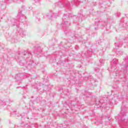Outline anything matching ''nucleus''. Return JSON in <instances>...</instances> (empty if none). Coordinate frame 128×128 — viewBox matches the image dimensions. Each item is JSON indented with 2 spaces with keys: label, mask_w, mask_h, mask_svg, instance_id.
<instances>
[{
  "label": "nucleus",
  "mask_w": 128,
  "mask_h": 128,
  "mask_svg": "<svg viewBox=\"0 0 128 128\" xmlns=\"http://www.w3.org/2000/svg\"><path fill=\"white\" fill-rule=\"evenodd\" d=\"M30 74L28 73L18 74L15 76V79L17 80V82H18V84H20L24 78H30Z\"/></svg>",
  "instance_id": "nucleus-6"
},
{
  "label": "nucleus",
  "mask_w": 128,
  "mask_h": 128,
  "mask_svg": "<svg viewBox=\"0 0 128 128\" xmlns=\"http://www.w3.org/2000/svg\"><path fill=\"white\" fill-rule=\"evenodd\" d=\"M118 64V60L116 58L113 59L111 62V68L116 66V64Z\"/></svg>",
  "instance_id": "nucleus-14"
},
{
  "label": "nucleus",
  "mask_w": 128,
  "mask_h": 128,
  "mask_svg": "<svg viewBox=\"0 0 128 128\" xmlns=\"http://www.w3.org/2000/svg\"><path fill=\"white\" fill-rule=\"evenodd\" d=\"M114 50L116 54H118V56H122V54H124L123 52H122V51L118 50V48H116Z\"/></svg>",
  "instance_id": "nucleus-16"
},
{
  "label": "nucleus",
  "mask_w": 128,
  "mask_h": 128,
  "mask_svg": "<svg viewBox=\"0 0 128 128\" xmlns=\"http://www.w3.org/2000/svg\"><path fill=\"white\" fill-rule=\"evenodd\" d=\"M120 78H122V77H120Z\"/></svg>",
  "instance_id": "nucleus-36"
},
{
  "label": "nucleus",
  "mask_w": 128,
  "mask_h": 128,
  "mask_svg": "<svg viewBox=\"0 0 128 128\" xmlns=\"http://www.w3.org/2000/svg\"><path fill=\"white\" fill-rule=\"evenodd\" d=\"M116 48H122V41L120 39L118 40L114 44Z\"/></svg>",
  "instance_id": "nucleus-13"
},
{
  "label": "nucleus",
  "mask_w": 128,
  "mask_h": 128,
  "mask_svg": "<svg viewBox=\"0 0 128 128\" xmlns=\"http://www.w3.org/2000/svg\"><path fill=\"white\" fill-rule=\"evenodd\" d=\"M92 54V52H90V54Z\"/></svg>",
  "instance_id": "nucleus-38"
},
{
  "label": "nucleus",
  "mask_w": 128,
  "mask_h": 128,
  "mask_svg": "<svg viewBox=\"0 0 128 128\" xmlns=\"http://www.w3.org/2000/svg\"><path fill=\"white\" fill-rule=\"evenodd\" d=\"M99 62L100 64H98V66H99L100 68V66L104 64V60H102V59H100Z\"/></svg>",
  "instance_id": "nucleus-20"
},
{
  "label": "nucleus",
  "mask_w": 128,
  "mask_h": 128,
  "mask_svg": "<svg viewBox=\"0 0 128 128\" xmlns=\"http://www.w3.org/2000/svg\"><path fill=\"white\" fill-rule=\"evenodd\" d=\"M34 4L36 6H40V0H34Z\"/></svg>",
  "instance_id": "nucleus-18"
},
{
  "label": "nucleus",
  "mask_w": 128,
  "mask_h": 128,
  "mask_svg": "<svg viewBox=\"0 0 128 128\" xmlns=\"http://www.w3.org/2000/svg\"><path fill=\"white\" fill-rule=\"evenodd\" d=\"M128 106H124L123 104L121 108V114H122V116H126V114L128 113Z\"/></svg>",
  "instance_id": "nucleus-12"
},
{
  "label": "nucleus",
  "mask_w": 128,
  "mask_h": 128,
  "mask_svg": "<svg viewBox=\"0 0 128 128\" xmlns=\"http://www.w3.org/2000/svg\"><path fill=\"white\" fill-rule=\"evenodd\" d=\"M78 17L76 16H74L72 17V19L74 20V22L76 24V22H82V20H84V14H82V10H80L78 12Z\"/></svg>",
  "instance_id": "nucleus-7"
},
{
  "label": "nucleus",
  "mask_w": 128,
  "mask_h": 128,
  "mask_svg": "<svg viewBox=\"0 0 128 128\" xmlns=\"http://www.w3.org/2000/svg\"><path fill=\"white\" fill-rule=\"evenodd\" d=\"M116 72H118L117 71Z\"/></svg>",
  "instance_id": "nucleus-42"
},
{
  "label": "nucleus",
  "mask_w": 128,
  "mask_h": 128,
  "mask_svg": "<svg viewBox=\"0 0 128 128\" xmlns=\"http://www.w3.org/2000/svg\"><path fill=\"white\" fill-rule=\"evenodd\" d=\"M94 30H98V28H94Z\"/></svg>",
  "instance_id": "nucleus-33"
},
{
  "label": "nucleus",
  "mask_w": 128,
  "mask_h": 128,
  "mask_svg": "<svg viewBox=\"0 0 128 128\" xmlns=\"http://www.w3.org/2000/svg\"><path fill=\"white\" fill-rule=\"evenodd\" d=\"M34 52L37 55L38 58L40 56V54H42V49L40 48V46H34Z\"/></svg>",
  "instance_id": "nucleus-9"
},
{
  "label": "nucleus",
  "mask_w": 128,
  "mask_h": 128,
  "mask_svg": "<svg viewBox=\"0 0 128 128\" xmlns=\"http://www.w3.org/2000/svg\"><path fill=\"white\" fill-rule=\"evenodd\" d=\"M95 104L96 106H100V108H104V106H102V104L100 100L96 101Z\"/></svg>",
  "instance_id": "nucleus-17"
},
{
  "label": "nucleus",
  "mask_w": 128,
  "mask_h": 128,
  "mask_svg": "<svg viewBox=\"0 0 128 128\" xmlns=\"http://www.w3.org/2000/svg\"><path fill=\"white\" fill-rule=\"evenodd\" d=\"M97 26H98V24H97Z\"/></svg>",
  "instance_id": "nucleus-41"
},
{
  "label": "nucleus",
  "mask_w": 128,
  "mask_h": 128,
  "mask_svg": "<svg viewBox=\"0 0 128 128\" xmlns=\"http://www.w3.org/2000/svg\"><path fill=\"white\" fill-rule=\"evenodd\" d=\"M90 52V51H88H88H87L88 54V52Z\"/></svg>",
  "instance_id": "nucleus-35"
},
{
  "label": "nucleus",
  "mask_w": 128,
  "mask_h": 128,
  "mask_svg": "<svg viewBox=\"0 0 128 128\" xmlns=\"http://www.w3.org/2000/svg\"><path fill=\"white\" fill-rule=\"evenodd\" d=\"M93 82H96V81L92 80L91 82L92 84Z\"/></svg>",
  "instance_id": "nucleus-29"
},
{
  "label": "nucleus",
  "mask_w": 128,
  "mask_h": 128,
  "mask_svg": "<svg viewBox=\"0 0 128 128\" xmlns=\"http://www.w3.org/2000/svg\"><path fill=\"white\" fill-rule=\"evenodd\" d=\"M18 26V23L14 22V24H12V26Z\"/></svg>",
  "instance_id": "nucleus-24"
},
{
  "label": "nucleus",
  "mask_w": 128,
  "mask_h": 128,
  "mask_svg": "<svg viewBox=\"0 0 128 128\" xmlns=\"http://www.w3.org/2000/svg\"><path fill=\"white\" fill-rule=\"evenodd\" d=\"M118 122H120L121 124H123L124 126H128V120H126L121 116H119L118 117Z\"/></svg>",
  "instance_id": "nucleus-11"
},
{
  "label": "nucleus",
  "mask_w": 128,
  "mask_h": 128,
  "mask_svg": "<svg viewBox=\"0 0 128 128\" xmlns=\"http://www.w3.org/2000/svg\"><path fill=\"white\" fill-rule=\"evenodd\" d=\"M70 18H72V14L68 12L64 14L63 15L62 18V22L61 24V26L66 34H70V30L68 28L70 24Z\"/></svg>",
  "instance_id": "nucleus-3"
},
{
  "label": "nucleus",
  "mask_w": 128,
  "mask_h": 128,
  "mask_svg": "<svg viewBox=\"0 0 128 128\" xmlns=\"http://www.w3.org/2000/svg\"><path fill=\"white\" fill-rule=\"evenodd\" d=\"M32 98H34V96H32Z\"/></svg>",
  "instance_id": "nucleus-39"
},
{
  "label": "nucleus",
  "mask_w": 128,
  "mask_h": 128,
  "mask_svg": "<svg viewBox=\"0 0 128 128\" xmlns=\"http://www.w3.org/2000/svg\"><path fill=\"white\" fill-rule=\"evenodd\" d=\"M94 70H95V72H100V68H96L94 69Z\"/></svg>",
  "instance_id": "nucleus-23"
},
{
  "label": "nucleus",
  "mask_w": 128,
  "mask_h": 128,
  "mask_svg": "<svg viewBox=\"0 0 128 128\" xmlns=\"http://www.w3.org/2000/svg\"><path fill=\"white\" fill-rule=\"evenodd\" d=\"M58 16L56 13H54L52 11H50L46 14L44 16V18H48V20H52L53 18H56Z\"/></svg>",
  "instance_id": "nucleus-8"
},
{
  "label": "nucleus",
  "mask_w": 128,
  "mask_h": 128,
  "mask_svg": "<svg viewBox=\"0 0 128 128\" xmlns=\"http://www.w3.org/2000/svg\"><path fill=\"white\" fill-rule=\"evenodd\" d=\"M29 10H32V7H29Z\"/></svg>",
  "instance_id": "nucleus-30"
},
{
  "label": "nucleus",
  "mask_w": 128,
  "mask_h": 128,
  "mask_svg": "<svg viewBox=\"0 0 128 128\" xmlns=\"http://www.w3.org/2000/svg\"><path fill=\"white\" fill-rule=\"evenodd\" d=\"M75 48H76V50H78V48H79L78 46L76 45L75 46Z\"/></svg>",
  "instance_id": "nucleus-26"
},
{
  "label": "nucleus",
  "mask_w": 128,
  "mask_h": 128,
  "mask_svg": "<svg viewBox=\"0 0 128 128\" xmlns=\"http://www.w3.org/2000/svg\"><path fill=\"white\" fill-rule=\"evenodd\" d=\"M126 26H128V22L126 23Z\"/></svg>",
  "instance_id": "nucleus-31"
},
{
  "label": "nucleus",
  "mask_w": 128,
  "mask_h": 128,
  "mask_svg": "<svg viewBox=\"0 0 128 128\" xmlns=\"http://www.w3.org/2000/svg\"><path fill=\"white\" fill-rule=\"evenodd\" d=\"M6 0L7 2H8V0H4V1L2 2V3H0V4L1 6H2V4H4Z\"/></svg>",
  "instance_id": "nucleus-22"
},
{
  "label": "nucleus",
  "mask_w": 128,
  "mask_h": 128,
  "mask_svg": "<svg viewBox=\"0 0 128 128\" xmlns=\"http://www.w3.org/2000/svg\"><path fill=\"white\" fill-rule=\"evenodd\" d=\"M20 36L24 38V36H26V31H23L22 29L20 28V32H19Z\"/></svg>",
  "instance_id": "nucleus-15"
},
{
  "label": "nucleus",
  "mask_w": 128,
  "mask_h": 128,
  "mask_svg": "<svg viewBox=\"0 0 128 128\" xmlns=\"http://www.w3.org/2000/svg\"><path fill=\"white\" fill-rule=\"evenodd\" d=\"M122 68H124L123 74H124L125 76H123V82L122 84H124L128 88V82L126 80V72H128V56H126L124 58V61L122 63Z\"/></svg>",
  "instance_id": "nucleus-4"
},
{
  "label": "nucleus",
  "mask_w": 128,
  "mask_h": 128,
  "mask_svg": "<svg viewBox=\"0 0 128 128\" xmlns=\"http://www.w3.org/2000/svg\"><path fill=\"white\" fill-rule=\"evenodd\" d=\"M32 58V53L24 50L19 52L15 56V60L18 62L20 66H25L28 70H32L36 66Z\"/></svg>",
  "instance_id": "nucleus-1"
},
{
  "label": "nucleus",
  "mask_w": 128,
  "mask_h": 128,
  "mask_svg": "<svg viewBox=\"0 0 128 128\" xmlns=\"http://www.w3.org/2000/svg\"><path fill=\"white\" fill-rule=\"evenodd\" d=\"M114 72H116V68L114 69Z\"/></svg>",
  "instance_id": "nucleus-40"
},
{
  "label": "nucleus",
  "mask_w": 128,
  "mask_h": 128,
  "mask_svg": "<svg viewBox=\"0 0 128 128\" xmlns=\"http://www.w3.org/2000/svg\"><path fill=\"white\" fill-rule=\"evenodd\" d=\"M17 2H20L19 0H17Z\"/></svg>",
  "instance_id": "nucleus-34"
},
{
  "label": "nucleus",
  "mask_w": 128,
  "mask_h": 128,
  "mask_svg": "<svg viewBox=\"0 0 128 128\" xmlns=\"http://www.w3.org/2000/svg\"><path fill=\"white\" fill-rule=\"evenodd\" d=\"M0 104L1 106H6V102L0 100Z\"/></svg>",
  "instance_id": "nucleus-21"
},
{
  "label": "nucleus",
  "mask_w": 128,
  "mask_h": 128,
  "mask_svg": "<svg viewBox=\"0 0 128 128\" xmlns=\"http://www.w3.org/2000/svg\"><path fill=\"white\" fill-rule=\"evenodd\" d=\"M64 90V88L62 87H60L59 88V90Z\"/></svg>",
  "instance_id": "nucleus-28"
},
{
  "label": "nucleus",
  "mask_w": 128,
  "mask_h": 128,
  "mask_svg": "<svg viewBox=\"0 0 128 128\" xmlns=\"http://www.w3.org/2000/svg\"><path fill=\"white\" fill-rule=\"evenodd\" d=\"M116 16H118H118H120V12H118V13H116Z\"/></svg>",
  "instance_id": "nucleus-27"
},
{
  "label": "nucleus",
  "mask_w": 128,
  "mask_h": 128,
  "mask_svg": "<svg viewBox=\"0 0 128 128\" xmlns=\"http://www.w3.org/2000/svg\"><path fill=\"white\" fill-rule=\"evenodd\" d=\"M78 4H80L78 0H72L71 2L68 0L64 1L62 0H59L57 2L54 4L55 6L60 8H68L69 10H72V6H78Z\"/></svg>",
  "instance_id": "nucleus-2"
},
{
  "label": "nucleus",
  "mask_w": 128,
  "mask_h": 128,
  "mask_svg": "<svg viewBox=\"0 0 128 128\" xmlns=\"http://www.w3.org/2000/svg\"><path fill=\"white\" fill-rule=\"evenodd\" d=\"M108 120H110V117H108Z\"/></svg>",
  "instance_id": "nucleus-32"
},
{
  "label": "nucleus",
  "mask_w": 128,
  "mask_h": 128,
  "mask_svg": "<svg viewBox=\"0 0 128 128\" xmlns=\"http://www.w3.org/2000/svg\"><path fill=\"white\" fill-rule=\"evenodd\" d=\"M117 98L118 100L119 101L122 100V98H124V97L122 96V95L120 94L118 96Z\"/></svg>",
  "instance_id": "nucleus-19"
},
{
  "label": "nucleus",
  "mask_w": 128,
  "mask_h": 128,
  "mask_svg": "<svg viewBox=\"0 0 128 128\" xmlns=\"http://www.w3.org/2000/svg\"><path fill=\"white\" fill-rule=\"evenodd\" d=\"M88 0H84L82 2H84V4H88Z\"/></svg>",
  "instance_id": "nucleus-25"
},
{
  "label": "nucleus",
  "mask_w": 128,
  "mask_h": 128,
  "mask_svg": "<svg viewBox=\"0 0 128 128\" xmlns=\"http://www.w3.org/2000/svg\"><path fill=\"white\" fill-rule=\"evenodd\" d=\"M34 86L35 88L38 90V92H39L42 93L44 92V84H40V83H38L35 84Z\"/></svg>",
  "instance_id": "nucleus-10"
},
{
  "label": "nucleus",
  "mask_w": 128,
  "mask_h": 128,
  "mask_svg": "<svg viewBox=\"0 0 128 128\" xmlns=\"http://www.w3.org/2000/svg\"><path fill=\"white\" fill-rule=\"evenodd\" d=\"M22 12H24V7H22L21 9L19 10L17 18L20 22H22L24 24L26 22V16L22 14Z\"/></svg>",
  "instance_id": "nucleus-5"
},
{
  "label": "nucleus",
  "mask_w": 128,
  "mask_h": 128,
  "mask_svg": "<svg viewBox=\"0 0 128 128\" xmlns=\"http://www.w3.org/2000/svg\"><path fill=\"white\" fill-rule=\"evenodd\" d=\"M17 22H18H18H19L18 21H17Z\"/></svg>",
  "instance_id": "nucleus-37"
}]
</instances>
